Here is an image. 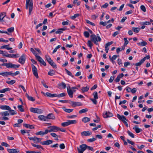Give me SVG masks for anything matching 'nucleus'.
Here are the masks:
<instances>
[{
  "label": "nucleus",
  "instance_id": "obj_1",
  "mask_svg": "<svg viewBox=\"0 0 153 153\" xmlns=\"http://www.w3.org/2000/svg\"><path fill=\"white\" fill-rule=\"evenodd\" d=\"M87 148L91 151H93V147L87 146L85 144H83L80 145L79 148L77 147L78 153H83L84 151Z\"/></svg>",
  "mask_w": 153,
  "mask_h": 153
},
{
  "label": "nucleus",
  "instance_id": "obj_2",
  "mask_svg": "<svg viewBox=\"0 0 153 153\" xmlns=\"http://www.w3.org/2000/svg\"><path fill=\"white\" fill-rule=\"evenodd\" d=\"M91 39L88 41V46L91 48L92 46H93V44L91 43V42H92L94 43L97 45L98 43H97L98 41L97 40V38L95 34H92L91 36Z\"/></svg>",
  "mask_w": 153,
  "mask_h": 153
},
{
  "label": "nucleus",
  "instance_id": "obj_3",
  "mask_svg": "<svg viewBox=\"0 0 153 153\" xmlns=\"http://www.w3.org/2000/svg\"><path fill=\"white\" fill-rule=\"evenodd\" d=\"M33 1L30 0H26V8L27 9L29 7V15H30L33 9Z\"/></svg>",
  "mask_w": 153,
  "mask_h": 153
},
{
  "label": "nucleus",
  "instance_id": "obj_4",
  "mask_svg": "<svg viewBox=\"0 0 153 153\" xmlns=\"http://www.w3.org/2000/svg\"><path fill=\"white\" fill-rule=\"evenodd\" d=\"M48 128L49 129H46L47 134L48 132H56L59 131V128L56 126H50L48 127Z\"/></svg>",
  "mask_w": 153,
  "mask_h": 153
},
{
  "label": "nucleus",
  "instance_id": "obj_5",
  "mask_svg": "<svg viewBox=\"0 0 153 153\" xmlns=\"http://www.w3.org/2000/svg\"><path fill=\"white\" fill-rule=\"evenodd\" d=\"M30 111L32 112L38 114H42L43 112V111L41 109L34 108H31Z\"/></svg>",
  "mask_w": 153,
  "mask_h": 153
},
{
  "label": "nucleus",
  "instance_id": "obj_6",
  "mask_svg": "<svg viewBox=\"0 0 153 153\" xmlns=\"http://www.w3.org/2000/svg\"><path fill=\"white\" fill-rule=\"evenodd\" d=\"M32 68V72L33 75L37 78H39V76L37 73V69L36 68L33 64L31 65Z\"/></svg>",
  "mask_w": 153,
  "mask_h": 153
},
{
  "label": "nucleus",
  "instance_id": "obj_7",
  "mask_svg": "<svg viewBox=\"0 0 153 153\" xmlns=\"http://www.w3.org/2000/svg\"><path fill=\"white\" fill-rule=\"evenodd\" d=\"M0 108L2 110H8L9 112L14 111V110H12L10 106L7 105L0 106Z\"/></svg>",
  "mask_w": 153,
  "mask_h": 153
},
{
  "label": "nucleus",
  "instance_id": "obj_8",
  "mask_svg": "<svg viewBox=\"0 0 153 153\" xmlns=\"http://www.w3.org/2000/svg\"><path fill=\"white\" fill-rule=\"evenodd\" d=\"M25 56L24 54H23L19 58L18 62L21 64L23 65L25 63Z\"/></svg>",
  "mask_w": 153,
  "mask_h": 153
},
{
  "label": "nucleus",
  "instance_id": "obj_9",
  "mask_svg": "<svg viewBox=\"0 0 153 153\" xmlns=\"http://www.w3.org/2000/svg\"><path fill=\"white\" fill-rule=\"evenodd\" d=\"M113 116V114L109 111L104 112L103 114V116L104 118L110 117Z\"/></svg>",
  "mask_w": 153,
  "mask_h": 153
},
{
  "label": "nucleus",
  "instance_id": "obj_10",
  "mask_svg": "<svg viewBox=\"0 0 153 153\" xmlns=\"http://www.w3.org/2000/svg\"><path fill=\"white\" fill-rule=\"evenodd\" d=\"M71 105L73 107H76V106H81L82 105V103L79 102H76L71 101L70 103Z\"/></svg>",
  "mask_w": 153,
  "mask_h": 153
},
{
  "label": "nucleus",
  "instance_id": "obj_11",
  "mask_svg": "<svg viewBox=\"0 0 153 153\" xmlns=\"http://www.w3.org/2000/svg\"><path fill=\"white\" fill-rule=\"evenodd\" d=\"M19 65H15L12 63H8V66L7 67V68H11L16 69L17 68H19Z\"/></svg>",
  "mask_w": 153,
  "mask_h": 153
},
{
  "label": "nucleus",
  "instance_id": "obj_12",
  "mask_svg": "<svg viewBox=\"0 0 153 153\" xmlns=\"http://www.w3.org/2000/svg\"><path fill=\"white\" fill-rule=\"evenodd\" d=\"M36 59L37 60L42 64L43 65L45 66L46 65V64L45 62L42 59V58L40 56H37Z\"/></svg>",
  "mask_w": 153,
  "mask_h": 153
},
{
  "label": "nucleus",
  "instance_id": "obj_13",
  "mask_svg": "<svg viewBox=\"0 0 153 153\" xmlns=\"http://www.w3.org/2000/svg\"><path fill=\"white\" fill-rule=\"evenodd\" d=\"M117 116L118 118L120 120L122 121L123 122V121H126V120L127 121H128L126 117L123 115L121 116L119 114H117Z\"/></svg>",
  "mask_w": 153,
  "mask_h": 153
},
{
  "label": "nucleus",
  "instance_id": "obj_14",
  "mask_svg": "<svg viewBox=\"0 0 153 153\" xmlns=\"http://www.w3.org/2000/svg\"><path fill=\"white\" fill-rule=\"evenodd\" d=\"M53 141L51 140H48L46 141L42 142L41 143L42 145H48L52 144Z\"/></svg>",
  "mask_w": 153,
  "mask_h": 153
},
{
  "label": "nucleus",
  "instance_id": "obj_15",
  "mask_svg": "<svg viewBox=\"0 0 153 153\" xmlns=\"http://www.w3.org/2000/svg\"><path fill=\"white\" fill-rule=\"evenodd\" d=\"M7 150L9 153H18L19 152V151L18 149H7Z\"/></svg>",
  "mask_w": 153,
  "mask_h": 153
},
{
  "label": "nucleus",
  "instance_id": "obj_16",
  "mask_svg": "<svg viewBox=\"0 0 153 153\" xmlns=\"http://www.w3.org/2000/svg\"><path fill=\"white\" fill-rule=\"evenodd\" d=\"M113 43V41H111L110 42H108V43L106 44L105 45V51L106 53H108V50L109 48H108V47L111 45Z\"/></svg>",
  "mask_w": 153,
  "mask_h": 153
},
{
  "label": "nucleus",
  "instance_id": "obj_17",
  "mask_svg": "<svg viewBox=\"0 0 153 153\" xmlns=\"http://www.w3.org/2000/svg\"><path fill=\"white\" fill-rule=\"evenodd\" d=\"M38 118L39 120L41 121H47L46 116L44 115H39L38 116Z\"/></svg>",
  "mask_w": 153,
  "mask_h": 153
},
{
  "label": "nucleus",
  "instance_id": "obj_18",
  "mask_svg": "<svg viewBox=\"0 0 153 153\" xmlns=\"http://www.w3.org/2000/svg\"><path fill=\"white\" fill-rule=\"evenodd\" d=\"M47 118V121H48V119H52L54 120L55 119V117L53 114H49L46 116Z\"/></svg>",
  "mask_w": 153,
  "mask_h": 153
},
{
  "label": "nucleus",
  "instance_id": "obj_19",
  "mask_svg": "<svg viewBox=\"0 0 153 153\" xmlns=\"http://www.w3.org/2000/svg\"><path fill=\"white\" fill-rule=\"evenodd\" d=\"M92 134L91 132L89 131H84L81 133L82 136H89Z\"/></svg>",
  "mask_w": 153,
  "mask_h": 153
},
{
  "label": "nucleus",
  "instance_id": "obj_20",
  "mask_svg": "<svg viewBox=\"0 0 153 153\" xmlns=\"http://www.w3.org/2000/svg\"><path fill=\"white\" fill-rule=\"evenodd\" d=\"M46 94H47L48 97H49L52 98L55 97H58V94H52L50 93L47 92V93Z\"/></svg>",
  "mask_w": 153,
  "mask_h": 153
},
{
  "label": "nucleus",
  "instance_id": "obj_21",
  "mask_svg": "<svg viewBox=\"0 0 153 153\" xmlns=\"http://www.w3.org/2000/svg\"><path fill=\"white\" fill-rule=\"evenodd\" d=\"M47 134L46 131V129L45 130V132H43L42 131H39L35 133V134L36 135H40L43 136L45 134Z\"/></svg>",
  "mask_w": 153,
  "mask_h": 153
},
{
  "label": "nucleus",
  "instance_id": "obj_22",
  "mask_svg": "<svg viewBox=\"0 0 153 153\" xmlns=\"http://www.w3.org/2000/svg\"><path fill=\"white\" fill-rule=\"evenodd\" d=\"M133 129L135 130V132L137 133H139L142 131V129L141 128H138V126L137 125H135V126L133 128Z\"/></svg>",
  "mask_w": 153,
  "mask_h": 153
},
{
  "label": "nucleus",
  "instance_id": "obj_23",
  "mask_svg": "<svg viewBox=\"0 0 153 153\" xmlns=\"http://www.w3.org/2000/svg\"><path fill=\"white\" fill-rule=\"evenodd\" d=\"M67 91L69 96L71 98H72L73 92L71 89L69 90L68 87H67Z\"/></svg>",
  "mask_w": 153,
  "mask_h": 153
},
{
  "label": "nucleus",
  "instance_id": "obj_24",
  "mask_svg": "<svg viewBox=\"0 0 153 153\" xmlns=\"http://www.w3.org/2000/svg\"><path fill=\"white\" fill-rule=\"evenodd\" d=\"M6 13L5 12L1 13L0 14V20L2 21L3 19L6 16Z\"/></svg>",
  "mask_w": 153,
  "mask_h": 153
},
{
  "label": "nucleus",
  "instance_id": "obj_25",
  "mask_svg": "<svg viewBox=\"0 0 153 153\" xmlns=\"http://www.w3.org/2000/svg\"><path fill=\"white\" fill-rule=\"evenodd\" d=\"M42 140V138H38L36 137H34V139L33 141H34V143H38L39 142H40Z\"/></svg>",
  "mask_w": 153,
  "mask_h": 153
},
{
  "label": "nucleus",
  "instance_id": "obj_26",
  "mask_svg": "<svg viewBox=\"0 0 153 153\" xmlns=\"http://www.w3.org/2000/svg\"><path fill=\"white\" fill-rule=\"evenodd\" d=\"M10 114L9 112L7 111H3L0 113V114L2 116H8L10 115Z\"/></svg>",
  "mask_w": 153,
  "mask_h": 153
},
{
  "label": "nucleus",
  "instance_id": "obj_27",
  "mask_svg": "<svg viewBox=\"0 0 153 153\" xmlns=\"http://www.w3.org/2000/svg\"><path fill=\"white\" fill-rule=\"evenodd\" d=\"M147 43L146 42L143 41L141 42H138L137 43V44L139 46H145L146 45Z\"/></svg>",
  "mask_w": 153,
  "mask_h": 153
},
{
  "label": "nucleus",
  "instance_id": "obj_28",
  "mask_svg": "<svg viewBox=\"0 0 153 153\" xmlns=\"http://www.w3.org/2000/svg\"><path fill=\"white\" fill-rule=\"evenodd\" d=\"M23 126L27 128H29L30 129H33L34 128V127L33 125L24 124L23 125Z\"/></svg>",
  "mask_w": 153,
  "mask_h": 153
},
{
  "label": "nucleus",
  "instance_id": "obj_29",
  "mask_svg": "<svg viewBox=\"0 0 153 153\" xmlns=\"http://www.w3.org/2000/svg\"><path fill=\"white\" fill-rule=\"evenodd\" d=\"M89 86H87L85 87H83L82 88L81 90L82 92L87 91L89 89Z\"/></svg>",
  "mask_w": 153,
  "mask_h": 153
},
{
  "label": "nucleus",
  "instance_id": "obj_30",
  "mask_svg": "<svg viewBox=\"0 0 153 153\" xmlns=\"http://www.w3.org/2000/svg\"><path fill=\"white\" fill-rule=\"evenodd\" d=\"M25 95L29 100L32 101H35V99L32 97L30 96L27 93H26Z\"/></svg>",
  "mask_w": 153,
  "mask_h": 153
},
{
  "label": "nucleus",
  "instance_id": "obj_31",
  "mask_svg": "<svg viewBox=\"0 0 153 153\" xmlns=\"http://www.w3.org/2000/svg\"><path fill=\"white\" fill-rule=\"evenodd\" d=\"M90 118L85 117H83L82 119V121L84 123H86L90 121Z\"/></svg>",
  "mask_w": 153,
  "mask_h": 153
},
{
  "label": "nucleus",
  "instance_id": "obj_32",
  "mask_svg": "<svg viewBox=\"0 0 153 153\" xmlns=\"http://www.w3.org/2000/svg\"><path fill=\"white\" fill-rule=\"evenodd\" d=\"M55 74V71L53 70H50L48 73V74L49 75L52 76Z\"/></svg>",
  "mask_w": 153,
  "mask_h": 153
},
{
  "label": "nucleus",
  "instance_id": "obj_33",
  "mask_svg": "<svg viewBox=\"0 0 153 153\" xmlns=\"http://www.w3.org/2000/svg\"><path fill=\"white\" fill-rule=\"evenodd\" d=\"M144 62V59H142L139 62L136 63L135 65L136 66H138L141 65Z\"/></svg>",
  "mask_w": 153,
  "mask_h": 153
},
{
  "label": "nucleus",
  "instance_id": "obj_34",
  "mask_svg": "<svg viewBox=\"0 0 153 153\" xmlns=\"http://www.w3.org/2000/svg\"><path fill=\"white\" fill-rule=\"evenodd\" d=\"M65 29L64 28H61L59 29H58V30L56 32V34H61L63 33V32L62 30H65Z\"/></svg>",
  "mask_w": 153,
  "mask_h": 153
},
{
  "label": "nucleus",
  "instance_id": "obj_35",
  "mask_svg": "<svg viewBox=\"0 0 153 153\" xmlns=\"http://www.w3.org/2000/svg\"><path fill=\"white\" fill-rule=\"evenodd\" d=\"M9 46V45H3L1 47V49H4V48H5L7 49V50H11L12 49V48H8L7 47Z\"/></svg>",
  "mask_w": 153,
  "mask_h": 153
},
{
  "label": "nucleus",
  "instance_id": "obj_36",
  "mask_svg": "<svg viewBox=\"0 0 153 153\" xmlns=\"http://www.w3.org/2000/svg\"><path fill=\"white\" fill-rule=\"evenodd\" d=\"M30 50L33 54L35 56L36 59H37V56H39L37 55V53L33 48H31Z\"/></svg>",
  "mask_w": 153,
  "mask_h": 153
},
{
  "label": "nucleus",
  "instance_id": "obj_37",
  "mask_svg": "<svg viewBox=\"0 0 153 153\" xmlns=\"http://www.w3.org/2000/svg\"><path fill=\"white\" fill-rule=\"evenodd\" d=\"M10 89L9 88L3 89L1 90H0V93H4L6 91H10Z\"/></svg>",
  "mask_w": 153,
  "mask_h": 153
},
{
  "label": "nucleus",
  "instance_id": "obj_38",
  "mask_svg": "<svg viewBox=\"0 0 153 153\" xmlns=\"http://www.w3.org/2000/svg\"><path fill=\"white\" fill-rule=\"evenodd\" d=\"M14 28L13 27H11L8 28L7 29V31L10 34L14 31Z\"/></svg>",
  "mask_w": 153,
  "mask_h": 153
},
{
  "label": "nucleus",
  "instance_id": "obj_39",
  "mask_svg": "<svg viewBox=\"0 0 153 153\" xmlns=\"http://www.w3.org/2000/svg\"><path fill=\"white\" fill-rule=\"evenodd\" d=\"M140 28L139 27H133L132 28V30L135 33H138L140 30Z\"/></svg>",
  "mask_w": 153,
  "mask_h": 153
},
{
  "label": "nucleus",
  "instance_id": "obj_40",
  "mask_svg": "<svg viewBox=\"0 0 153 153\" xmlns=\"http://www.w3.org/2000/svg\"><path fill=\"white\" fill-rule=\"evenodd\" d=\"M31 145L33 147H36L38 149H40V148H41V149H43V148L42 147V146L41 145H36V144H35L34 143H31Z\"/></svg>",
  "mask_w": 153,
  "mask_h": 153
},
{
  "label": "nucleus",
  "instance_id": "obj_41",
  "mask_svg": "<svg viewBox=\"0 0 153 153\" xmlns=\"http://www.w3.org/2000/svg\"><path fill=\"white\" fill-rule=\"evenodd\" d=\"M88 109L87 108L83 109L80 110L79 111V113L80 114H82L83 113H84L87 112L88 111Z\"/></svg>",
  "mask_w": 153,
  "mask_h": 153
},
{
  "label": "nucleus",
  "instance_id": "obj_42",
  "mask_svg": "<svg viewBox=\"0 0 153 153\" xmlns=\"http://www.w3.org/2000/svg\"><path fill=\"white\" fill-rule=\"evenodd\" d=\"M9 74H10V73L9 72H3L0 73V75L3 76H7V75H9Z\"/></svg>",
  "mask_w": 153,
  "mask_h": 153
},
{
  "label": "nucleus",
  "instance_id": "obj_43",
  "mask_svg": "<svg viewBox=\"0 0 153 153\" xmlns=\"http://www.w3.org/2000/svg\"><path fill=\"white\" fill-rule=\"evenodd\" d=\"M80 16V14L78 13H76L73 16H71V18L73 19H74L76 18L79 17Z\"/></svg>",
  "mask_w": 153,
  "mask_h": 153
},
{
  "label": "nucleus",
  "instance_id": "obj_44",
  "mask_svg": "<svg viewBox=\"0 0 153 153\" xmlns=\"http://www.w3.org/2000/svg\"><path fill=\"white\" fill-rule=\"evenodd\" d=\"M59 86H62L63 89H65L66 87V85L64 82H62L58 84Z\"/></svg>",
  "mask_w": 153,
  "mask_h": 153
},
{
  "label": "nucleus",
  "instance_id": "obj_45",
  "mask_svg": "<svg viewBox=\"0 0 153 153\" xmlns=\"http://www.w3.org/2000/svg\"><path fill=\"white\" fill-rule=\"evenodd\" d=\"M65 70L66 71L67 74L69 76H71V77L73 78L74 77V76L73 75L72 73L68 70L67 69L65 68Z\"/></svg>",
  "mask_w": 153,
  "mask_h": 153
},
{
  "label": "nucleus",
  "instance_id": "obj_46",
  "mask_svg": "<svg viewBox=\"0 0 153 153\" xmlns=\"http://www.w3.org/2000/svg\"><path fill=\"white\" fill-rule=\"evenodd\" d=\"M50 64L53 68H57L56 64L53 61H52L51 62H50Z\"/></svg>",
  "mask_w": 153,
  "mask_h": 153
},
{
  "label": "nucleus",
  "instance_id": "obj_47",
  "mask_svg": "<svg viewBox=\"0 0 153 153\" xmlns=\"http://www.w3.org/2000/svg\"><path fill=\"white\" fill-rule=\"evenodd\" d=\"M16 82V81L14 80H12L10 81H6V83L10 84V85H12L14 83H15Z\"/></svg>",
  "mask_w": 153,
  "mask_h": 153
},
{
  "label": "nucleus",
  "instance_id": "obj_48",
  "mask_svg": "<svg viewBox=\"0 0 153 153\" xmlns=\"http://www.w3.org/2000/svg\"><path fill=\"white\" fill-rule=\"evenodd\" d=\"M68 121L69 125L73 124H76L77 123V121L76 120H68Z\"/></svg>",
  "mask_w": 153,
  "mask_h": 153
},
{
  "label": "nucleus",
  "instance_id": "obj_49",
  "mask_svg": "<svg viewBox=\"0 0 153 153\" xmlns=\"http://www.w3.org/2000/svg\"><path fill=\"white\" fill-rule=\"evenodd\" d=\"M61 125L63 127H66L69 125L68 121L67 122L62 123Z\"/></svg>",
  "mask_w": 153,
  "mask_h": 153
},
{
  "label": "nucleus",
  "instance_id": "obj_50",
  "mask_svg": "<svg viewBox=\"0 0 153 153\" xmlns=\"http://www.w3.org/2000/svg\"><path fill=\"white\" fill-rule=\"evenodd\" d=\"M94 99H98V93L97 92H95L93 94Z\"/></svg>",
  "mask_w": 153,
  "mask_h": 153
},
{
  "label": "nucleus",
  "instance_id": "obj_51",
  "mask_svg": "<svg viewBox=\"0 0 153 153\" xmlns=\"http://www.w3.org/2000/svg\"><path fill=\"white\" fill-rule=\"evenodd\" d=\"M64 110L66 112H68V113H70L72 112L73 111V109H66L65 108H64Z\"/></svg>",
  "mask_w": 153,
  "mask_h": 153
},
{
  "label": "nucleus",
  "instance_id": "obj_52",
  "mask_svg": "<svg viewBox=\"0 0 153 153\" xmlns=\"http://www.w3.org/2000/svg\"><path fill=\"white\" fill-rule=\"evenodd\" d=\"M66 94L65 93H62L59 94H58V97L60 98V97H63L65 96Z\"/></svg>",
  "mask_w": 153,
  "mask_h": 153
},
{
  "label": "nucleus",
  "instance_id": "obj_53",
  "mask_svg": "<svg viewBox=\"0 0 153 153\" xmlns=\"http://www.w3.org/2000/svg\"><path fill=\"white\" fill-rule=\"evenodd\" d=\"M18 108L19 110L21 112H23L24 110L22 108V105H19L18 106Z\"/></svg>",
  "mask_w": 153,
  "mask_h": 153
},
{
  "label": "nucleus",
  "instance_id": "obj_54",
  "mask_svg": "<svg viewBox=\"0 0 153 153\" xmlns=\"http://www.w3.org/2000/svg\"><path fill=\"white\" fill-rule=\"evenodd\" d=\"M127 133L131 137L133 138H134V135L130 131H127Z\"/></svg>",
  "mask_w": 153,
  "mask_h": 153
},
{
  "label": "nucleus",
  "instance_id": "obj_55",
  "mask_svg": "<svg viewBox=\"0 0 153 153\" xmlns=\"http://www.w3.org/2000/svg\"><path fill=\"white\" fill-rule=\"evenodd\" d=\"M50 135L53 137L55 138H58L59 136L54 133H51Z\"/></svg>",
  "mask_w": 153,
  "mask_h": 153
},
{
  "label": "nucleus",
  "instance_id": "obj_56",
  "mask_svg": "<svg viewBox=\"0 0 153 153\" xmlns=\"http://www.w3.org/2000/svg\"><path fill=\"white\" fill-rule=\"evenodd\" d=\"M86 22L87 24L91 25L92 26H94L95 25L94 23L91 22L88 20H86Z\"/></svg>",
  "mask_w": 153,
  "mask_h": 153
},
{
  "label": "nucleus",
  "instance_id": "obj_57",
  "mask_svg": "<svg viewBox=\"0 0 153 153\" xmlns=\"http://www.w3.org/2000/svg\"><path fill=\"white\" fill-rule=\"evenodd\" d=\"M84 36L86 38H88L89 36V34L88 32L85 31L84 33Z\"/></svg>",
  "mask_w": 153,
  "mask_h": 153
},
{
  "label": "nucleus",
  "instance_id": "obj_58",
  "mask_svg": "<svg viewBox=\"0 0 153 153\" xmlns=\"http://www.w3.org/2000/svg\"><path fill=\"white\" fill-rule=\"evenodd\" d=\"M90 100L95 105H96L97 104V101L96 100L97 99H95L91 98Z\"/></svg>",
  "mask_w": 153,
  "mask_h": 153
},
{
  "label": "nucleus",
  "instance_id": "obj_59",
  "mask_svg": "<svg viewBox=\"0 0 153 153\" xmlns=\"http://www.w3.org/2000/svg\"><path fill=\"white\" fill-rule=\"evenodd\" d=\"M124 40L125 42L124 45L125 46H126L128 44L129 42L127 40V38H124Z\"/></svg>",
  "mask_w": 153,
  "mask_h": 153
},
{
  "label": "nucleus",
  "instance_id": "obj_60",
  "mask_svg": "<svg viewBox=\"0 0 153 153\" xmlns=\"http://www.w3.org/2000/svg\"><path fill=\"white\" fill-rule=\"evenodd\" d=\"M16 56L14 54H7V56H6L7 57H10V58H13L15 57V56Z\"/></svg>",
  "mask_w": 153,
  "mask_h": 153
},
{
  "label": "nucleus",
  "instance_id": "obj_61",
  "mask_svg": "<svg viewBox=\"0 0 153 153\" xmlns=\"http://www.w3.org/2000/svg\"><path fill=\"white\" fill-rule=\"evenodd\" d=\"M3 116V117H0V119L1 120H8L9 119L8 117H6V116Z\"/></svg>",
  "mask_w": 153,
  "mask_h": 153
},
{
  "label": "nucleus",
  "instance_id": "obj_62",
  "mask_svg": "<svg viewBox=\"0 0 153 153\" xmlns=\"http://www.w3.org/2000/svg\"><path fill=\"white\" fill-rule=\"evenodd\" d=\"M69 20H67L66 21L63 22H62V24L63 25H68L69 24Z\"/></svg>",
  "mask_w": 153,
  "mask_h": 153
},
{
  "label": "nucleus",
  "instance_id": "obj_63",
  "mask_svg": "<svg viewBox=\"0 0 153 153\" xmlns=\"http://www.w3.org/2000/svg\"><path fill=\"white\" fill-rule=\"evenodd\" d=\"M96 140V138H93L88 139L87 140V141L89 142H92L95 141Z\"/></svg>",
  "mask_w": 153,
  "mask_h": 153
},
{
  "label": "nucleus",
  "instance_id": "obj_64",
  "mask_svg": "<svg viewBox=\"0 0 153 153\" xmlns=\"http://www.w3.org/2000/svg\"><path fill=\"white\" fill-rule=\"evenodd\" d=\"M114 76H111L110 79H109V81L110 83H111L114 80Z\"/></svg>",
  "mask_w": 153,
  "mask_h": 153
}]
</instances>
